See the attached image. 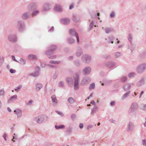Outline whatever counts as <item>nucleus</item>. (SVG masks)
Instances as JSON below:
<instances>
[{
	"mask_svg": "<svg viewBox=\"0 0 146 146\" xmlns=\"http://www.w3.org/2000/svg\"><path fill=\"white\" fill-rule=\"evenodd\" d=\"M48 119V117L45 115H40L36 117L34 119L35 121L38 123L47 121Z\"/></svg>",
	"mask_w": 146,
	"mask_h": 146,
	"instance_id": "obj_1",
	"label": "nucleus"
},
{
	"mask_svg": "<svg viewBox=\"0 0 146 146\" xmlns=\"http://www.w3.org/2000/svg\"><path fill=\"white\" fill-rule=\"evenodd\" d=\"M134 127V123L131 121H129L127 125L126 131L128 132H131L133 131Z\"/></svg>",
	"mask_w": 146,
	"mask_h": 146,
	"instance_id": "obj_2",
	"label": "nucleus"
},
{
	"mask_svg": "<svg viewBox=\"0 0 146 146\" xmlns=\"http://www.w3.org/2000/svg\"><path fill=\"white\" fill-rule=\"evenodd\" d=\"M69 33L70 34L72 35H74L77 39V41L78 42H79V38L78 34L74 30V29H70L69 30Z\"/></svg>",
	"mask_w": 146,
	"mask_h": 146,
	"instance_id": "obj_3",
	"label": "nucleus"
},
{
	"mask_svg": "<svg viewBox=\"0 0 146 146\" xmlns=\"http://www.w3.org/2000/svg\"><path fill=\"white\" fill-rule=\"evenodd\" d=\"M78 76L76 75V78H75L74 85V89L75 90L77 89L78 87Z\"/></svg>",
	"mask_w": 146,
	"mask_h": 146,
	"instance_id": "obj_4",
	"label": "nucleus"
},
{
	"mask_svg": "<svg viewBox=\"0 0 146 146\" xmlns=\"http://www.w3.org/2000/svg\"><path fill=\"white\" fill-rule=\"evenodd\" d=\"M14 113L17 115L18 117H20L22 115L21 110H14Z\"/></svg>",
	"mask_w": 146,
	"mask_h": 146,
	"instance_id": "obj_5",
	"label": "nucleus"
},
{
	"mask_svg": "<svg viewBox=\"0 0 146 146\" xmlns=\"http://www.w3.org/2000/svg\"><path fill=\"white\" fill-rule=\"evenodd\" d=\"M52 102L54 105H56L57 103V101L56 99V96L54 95L52 97Z\"/></svg>",
	"mask_w": 146,
	"mask_h": 146,
	"instance_id": "obj_6",
	"label": "nucleus"
},
{
	"mask_svg": "<svg viewBox=\"0 0 146 146\" xmlns=\"http://www.w3.org/2000/svg\"><path fill=\"white\" fill-rule=\"evenodd\" d=\"M9 39L11 41L14 42L16 40V38L15 36L11 35L9 37Z\"/></svg>",
	"mask_w": 146,
	"mask_h": 146,
	"instance_id": "obj_7",
	"label": "nucleus"
},
{
	"mask_svg": "<svg viewBox=\"0 0 146 146\" xmlns=\"http://www.w3.org/2000/svg\"><path fill=\"white\" fill-rule=\"evenodd\" d=\"M54 9L55 11H62V9L60 5H56L54 7Z\"/></svg>",
	"mask_w": 146,
	"mask_h": 146,
	"instance_id": "obj_8",
	"label": "nucleus"
},
{
	"mask_svg": "<svg viewBox=\"0 0 146 146\" xmlns=\"http://www.w3.org/2000/svg\"><path fill=\"white\" fill-rule=\"evenodd\" d=\"M91 71L90 68H85L84 70V72L86 74L89 73Z\"/></svg>",
	"mask_w": 146,
	"mask_h": 146,
	"instance_id": "obj_9",
	"label": "nucleus"
},
{
	"mask_svg": "<svg viewBox=\"0 0 146 146\" xmlns=\"http://www.w3.org/2000/svg\"><path fill=\"white\" fill-rule=\"evenodd\" d=\"M55 128L57 129H62L64 127V125H62L59 126H57V125H55Z\"/></svg>",
	"mask_w": 146,
	"mask_h": 146,
	"instance_id": "obj_10",
	"label": "nucleus"
},
{
	"mask_svg": "<svg viewBox=\"0 0 146 146\" xmlns=\"http://www.w3.org/2000/svg\"><path fill=\"white\" fill-rule=\"evenodd\" d=\"M28 58L29 59H36L37 58V57L35 55L31 54L29 56Z\"/></svg>",
	"mask_w": 146,
	"mask_h": 146,
	"instance_id": "obj_11",
	"label": "nucleus"
},
{
	"mask_svg": "<svg viewBox=\"0 0 146 146\" xmlns=\"http://www.w3.org/2000/svg\"><path fill=\"white\" fill-rule=\"evenodd\" d=\"M62 21L64 24H66L69 22V20L68 19H62Z\"/></svg>",
	"mask_w": 146,
	"mask_h": 146,
	"instance_id": "obj_12",
	"label": "nucleus"
},
{
	"mask_svg": "<svg viewBox=\"0 0 146 146\" xmlns=\"http://www.w3.org/2000/svg\"><path fill=\"white\" fill-rule=\"evenodd\" d=\"M131 87V86L130 84H127L126 85H125L124 87V88L125 90H127V89H129Z\"/></svg>",
	"mask_w": 146,
	"mask_h": 146,
	"instance_id": "obj_13",
	"label": "nucleus"
},
{
	"mask_svg": "<svg viewBox=\"0 0 146 146\" xmlns=\"http://www.w3.org/2000/svg\"><path fill=\"white\" fill-rule=\"evenodd\" d=\"M109 121L111 123H113L115 124H116V121L115 120L113 119H109Z\"/></svg>",
	"mask_w": 146,
	"mask_h": 146,
	"instance_id": "obj_14",
	"label": "nucleus"
},
{
	"mask_svg": "<svg viewBox=\"0 0 146 146\" xmlns=\"http://www.w3.org/2000/svg\"><path fill=\"white\" fill-rule=\"evenodd\" d=\"M72 128L71 127L68 128L67 130V131L69 133H71L72 131Z\"/></svg>",
	"mask_w": 146,
	"mask_h": 146,
	"instance_id": "obj_15",
	"label": "nucleus"
},
{
	"mask_svg": "<svg viewBox=\"0 0 146 146\" xmlns=\"http://www.w3.org/2000/svg\"><path fill=\"white\" fill-rule=\"evenodd\" d=\"M68 100L69 102L70 103H73L74 102V100L72 98H70Z\"/></svg>",
	"mask_w": 146,
	"mask_h": 146,
	"instance_id": "obj_16",
	"label": "nucleus"
},
{
	"mask_svg": "<svg viewBox=\"0 0 146 146\" xmlns=\"http://www.w3.org/2000/svg\"><path fill=\"white\" fill-rule=\"evenodd\" d=\"M95 84L94 83H92L90 85L89 88L90 89H94L95 88Z\"/></svg>",
	"mask_w": 146,
	"mask_h": 146,
	"instance_id": "obj_17",
	"label": "nucleus"
},
{
	"mask_svg": "<svg viewBox=\"0 0 146 146\" xmlns=\"http://www.w3.org/2000/svg\"><path fill=\"white\" fill-rule=\"evenodd\" d=\"M55 112L56 113H57L58 114L61 116H63V113L57 110H56Z\"/></svg>",
	"mask_w": 146,
	"mask_h": 146,
	"instance_id": "obj_18",
	"label": "nucleus"
},
{
	"mask_svg": "<svg viewBox=\"0 0 146 146\" xmlns=\"http://www.w3.org/2000/svg\"><path fill=\"white\" fill-rule=\"evenodd\" d=\"M142 144L144 146H146V139H143L142 141Z\"/></svg>",
	"mask_w": 146,
	"mask_h": 146,
	"instance_id": "obj_19",
	"label": "nucleus"
},
{
	"mask_svg": "<svg viewBox=\"0 0 146 146\" xmlns=\"http://www.w3.org/2000/svg\"><path fill=\"white\" fill-rule=\"evenodd\" d=\"M4 93V91L3 89H2L0 90V96L2 95Z\"/></svg>",
	"mask_w": 146,
	"mask_h": 146,
	"instance_id": "obj_20",
	"label": "nucleus"
},
{
	"mask_svg": "<svg viewBox=\"0 0 146 146\" xmlns=\"http://www.w3.org/2000/svg\"><path fill=\"white\" fill-rule=\"evenodd\" d=\"M28 17V15L27 14H24L23 16V18L25 19L27 18Z\"/></svg>",
	"mask_w": 146,
	"mask_h": 146,
	"instance_id": "obj_21",
	"label": "nucleus"
},
{
	"mask_svg": "<svg viewBox=\"0 0 146 146\" xmlns=\"http://www.w3.org/2000/svg\"><path fill=\"white\" fill-rule=\"evenodd\" d=\"M42 85L41 84H38L37 86V88H38L39 89L41 88H42Z\"/></svg>",
	"mask_w": 146,
	"mask_h": 146,
	"instance_id": "obj_22",
	"label": "nucleus"
},
{
	"mask_svg": "<svg viewBox=\"0 0 146 146\" xmlns=\"http://www.w3.org/2000/svg\"><path fill=\"white\" fill-rule=\"evenodd\" d=\"M79 126L80 129H82L83 127V124L82 123H80L79 124Z\"/></svg>",
	"mask_w": 146,
	"mask_h": 146,
	"instance_id": "obj_23",
	"label": "nucleus"
},
{
	"mask_svg": "<svg viewBox=\"0 0 146 146\" xmlns=\"http://www.w3.org/2000/svg\"><path fill=\"white\" fill-rule=\"evenodd\" d=\"M10 72L11 73H15L16 72V71L15 70H14L13 69H11L10 70Z\"/></svg>",
	"mask_w": 146,
	"mask_h": 146,
	"instance_id": "obj_24",
	"label": "nucleus"
},
{
	"mask_svg": "<svg viewBox=\"0 0 146 146\" xmlns=\"http://www.w3.org/2000/svg\"><path fill=\"white\" fill-rule=\"evenodd\" d=\"M75 117H76V115L75 114H73L71 116V118L73 119H74L75 118Z\"/></svg>",
	"mask_w": 146,
	"mask_h": 146,
	"instance_id": "obj_25",
	"label": "nucleus"
},
{
	"mask_svg": "<svg viewBox=\"0 0 146 146\" xmlns=\"http://www.w3.org/2000/svg\"><path fill=\"white\" fill-rule=\"evenodd\" d=\"M134 75H135V74L133 73H131V74H130L129 75V77L130 78L132 76H134Z\"/></svg>",
	"mask_w": 146,
	"mask_h": 146,
	"instance_id": "obj_26",
	"label": "nucleus"
},
{
	"mask_svg": "<svg viewBox=\"0 0 146 146\" xmlns=\"http://www.w3.org/2000/svg\"><path fill=\"white\" fill-rule=\"evenodd\" d=\"M134 75H135V74L133 73H131V74H130L129 75V77L130 78L132 76H134Z\"/></svg>",
	"mask_w": 146,
	"mask_h": 146,
	"instance_id": "obj_27",
	"label": "nucleus"
},
{
	"mask_svg": "<svg viewBox=\"0 0 146 146\" xmlns=\"http://www.w3.org/2000/svg\"><path fill=\"white\" fill-rule=\"evenodd\" d=\"M17 97V96L16 95H14L11 97V99H12V98L16 99Z\"/></svg>",
	"mask_w": 146,
	"mask_h": 146,
	"instance_id": "obj_28",
	"label": "nucleus"
},
{
	"mask_svg": "<svg viewBox=\"0 0 146 146\" xmlns=\"http://www.w3.org/2000/svg\"><path fill=\"white\" fill-rule=\"evenodd\" d=\"M115 104V102L114 101L111 102L110 103V105L111 106H113Z\"/></svg>",
	"mask_w": 146,
	"mask_h": 146,
	"instance_id": "obj_29",
	"label": "nucleus"
},
{
	"mask_svg": "<svg viewBox=\"0 0 146 146\" xmlns=\"http://www.w3.org/2000/svg\"><path fill=\"white\" fill-rule=\"evenodd\" d=\"M120 55V53L118 52H117L115 53V56L117 57Z\"/></svg>",
	"mask_w": 146,
	"mask_h": 146,
	"instance_id": "obj_30",
	"label": "nucleus"
},
{
	"mask_svg": "<svg viewBox=\"0 0 146 146\" xmlns=\"http://www.w3.org/2000/svg\"><path fill=\"white\" fill-rule=\"evenodd\" d=\"M95 112V110H92L91 112V114L92 115Z\"/></svg>",
	"mask_w": 146,
	"mask_h": 146,
	"instance_id": "obj_31",
	"label": "nucleus"
},
{
	"mask_svg": "<svg viewBox=\"0 0 146 146\" xmlns=\"http://www.w3.org/2000/svg\"><path fill=\"white\" fill-rule=\"evenodd\" d=\"M69 42L70 43H72L74 42V40L73 39H72V40H69Z\"/></svg>",
	"mask_w": 146,
	"mask_h": 146,
	"instance_id": "obj_32",
	"label": "nucleus"
},
{
	"mask_svg": "<svg viewBox=\"0 0 146 146\" xmlns=\"http://www.w3.org/2000/svg\"><path fill=\"white\" fill-rule=\"evenodd\" d=\"M21 61H23V62L22 63L23 64H24L25 63V61L22 58L21 59Z\"/></svg>",
	"mask_w": 146,
	"mask_h": 146,
	"instance_id": "obj_33",
	"label": "nucleus"
},
{
	"mask_svg": "<svg viewBox=\"0 0 146 146\" xmlns=\"http://www.w3.org/2000/svg\"><path fill=\"white\" fill-rule=\"evenodd\" d=\"M6 134L5 133L3 135V137H4V139H5V141H6V140H7L6 139Z\"/></svg>",
	"mask_w": 146,
	"mask_h": 146,
	"instance_id": "obj_34",
	"label": "nucleus"
},
{
	"mask_svg": "<svg viewBox=\"0 0 146 146\" xmlns=\"http://www.w3.org/2000/svg\"><path fill=\"white\" fill-rule=\"evenodd\" d=\"M38 12V11H35L32 14V15H35L36 13H37Z\"/></svg>",
	"mask_w": 146,
	"mask_h": 146,
	"instance_id": "obj_35",
	"label": "nucleus"
},
{
	"mask_svg": "<svg viewBox=\"0 0 146 146\" xmlns=\"http://www.w3.org/2000/svg\"><path fill=\"white\" fill-rule=\"evenodd\" d=\"M18 139V137H17L16 136H13V139H16V140H17Z\"/></svg>",
	"mask_w": 146,
	"mask_h": 146,
	"instance_id": "obj_36",
	"label": "nucleus"
},
{
	"mask_svg": "<svg viewBox=\"0 0 146 146\" xmlns=\"http://www.w3.org/2000/svg\"><path fill=\"white\" fill-rule=\"evenodd\" d=\"M114 13H112L111 15H110V16L111 17H114Z\"/></svg>",
	"mask_w": 146,
	"mask_h": 146,
	"instance_id": "obj_37",
	"label": "nucleus"
},
{
	"mask_svg": "<svg viewBox=\"0 0 146 146\" xmlns=\"http://www.w3.org/2000/svg\"><path fill=\"white\" fill-rule=\"evenodd\" d=\"M32 102H33L32 101L30 100L29 101L28 103V104L29 105H31L32 104Z\"/></svg>",
	"mask_w": 146,
	"mask_h": 146,
	"instance_id": "obj_38",
	"label": "nucleus"
},
{
	"mask_svg": "<svg viewBox=\"0 0 146 146\" xmlns=\"http://www.w3.org/2000/svg\"><path fill=\"white\" fill-rule=\"evenodd\" d=\"M73 7V5H71L69 7V9H72Z\"/></svg>",
	"mask_w": 146,
	"mask_h": 146,
	"instance_id": "obj_39",
	"label": "nucleus"
},
{
	"mask_svg": "<svg viewBox=\"0 0 146 146\" xmlns=\"http://www.w3.org/2000/svg\"><path fill=\"white\" fill-rule=\"evenodd\" d=\"M127 79V78L126 77H124L123 78V80H122L124 82Z\"/></svg>",
	"mask_w": 146,
	"mask_h": 146,
	"instance_id": "obj_40",
	"label": "nucleus"
},
{
	"mask_svg": "<svg viewBox=\"0 0 146 146\" xmlns=\"http://www.w3.org/2000/svg\"><path fill=\"white\" fill-rule=\"evenodd\" d=\"M36 73V74L35 75H34L33 76H37L38 75V72H36V73Z\"/></svg>",
	"mask_w": 146,
	"mask_h": 146,
	"instance_id": "obj_41",
	"label": "nucleus"
},
{
	"mask_svg": "<svg viewBox=\"0 0 146 146\" xmlns=\"http://www.w3.org/2000/svg\"><path fill=\"white\" fill-rule=\"evenodd\" d=\"M22 87V86L21 85H20L17 88V89H19L21 88Z\"/></svg>",
	"mask_w": 146,
	"mask_h": 146,
	"instance_id": "obj_42",
	"label": "nucleus"
},
{
	"mask_svg": "<svg viewBox=\"0 0 146 146\" xmlns=\"http://www.w3.org/2000/svg\"><path fill=\"white\" fill-rule=\"evenodd\" d=\"M12 59H14L15 61H16L15 60V57L13 56H12Z\"/></svg>",
	"mask_w": 146,
	"mask_h": 146,
	"instance_id": "obj_43",
	"label": "nucleus"
},
{
	"mask_svg": "<svg viewBox=\"0 0 146 146\" xmlns=\"http://www.w3.org/2000/svg\"><path fill=\"white\" fill-rule=\"evenodd\" d=\"M50 62H51V63H56V62H54V61H51Z\"/></svg>",
	"mask_w": 146,
	"mask_h": 146,
	"instance_id": "obj_44",
	"label": "nucleus"
},
{
	"mask_svg": "<svg viewBox=\"0 0 146 146\" xmlns=\"http://www.w3.org/2000/svg\"><path fill=\"white\" fill-rule=\"evenodd\" d=\"M62 84H63V83L62 82H60V83H59V86H61Z\"/></svg>",
	"mask_w": 146,
	"mask_h": 146,
	"instance_id": "obj_45",
	"label": "nucleus"
},
{
	"mask_svg": "<svg viewBox=\"0 0 146 146\" xmlns=\"http://www.w3.org/2000/svg\"><path fill=\"white\" fill-rule=\"evenodd\" d=\"M143 125L145 126V127H146V122H145L143 123Z\"/></svg>",
	"mask_w": 146,
	"mask_h": 146,
	"instance_id": "obj_46",
	"label": "nucleus"
},
{
	"mask_svg": "<svg viewBox=\"0 0 146 146\" xmlns=\"http://www.w3.org/2000/svg\"><path fill=\"white\" fill-rule=\"evenodd\" d=\"M134 105H136V104H133L131 106H132V107H133Z\"/></svg>",
	"mask_w": 146,
	"mask_h": 146,
	"instance_id": "obj_47",
	"label": "nucleus"
},
{
	"mask_svg": "<svg viewBox=\"0 0 146 146\" xmlns=\"http://www.w3.org/2000/svg\"><path fill=\"white\" fill-rule=\"evenodd\" d=\"M143 93H144L143 91H142L141 92V93H140V94L142 95V94H143Z\"/></svg>",
	"mask_w": 146,
	"mask_h": 146,
	"instance_id": "obj_48",
	"label": "nucleus"
},
{
	"mask_svg": "<svg viewBox=\"0 0 146 146\" xmlns=\"http://www.w3.org/2000/svg\"><path fill=\"white\" fill-rule=\"evenodd\" d=\"M98 126H99V125H100V123H98Z\"/></svg>",
	"mask_w": 146,
	"mask_h": 146,
	"instance_id": "obj_49",
	"label": "nucleus"
},
{
	"mask_svg": "<svg viewBox=\"0 0 146 146\" xmlns=\"http://www.w3.org/2000/svg\"><path fill=\"white\" fill-rule=\"evenodd\" d=\"M9 112H11L12 111V110H8Z\"/></svg>",
	"mask_w": 146,
	"mask_h": 146,
	"instance_id": "obj_50",
	"label": "nucleus"
},
{
	"mask_svg": "<svg viewBox=\"0 0 146 146\" xmlns=\"http://www.w3.org/2000/svg\"><path fill=\"white\" fill-rule=\"evenodd\" d=\"M97 15L98 16H99V15H100V13H98L97 14Z\"/></svg>",
	"mask_w": 146,
	"mask_h": 146,
	"instance_id": "obj_51",
	"label": "nucleus"
},
{
	"mask_svg": "<svg viewBox=\"0 0 146 146\" xmlns=\"http://www.w3.org/2000/svg\"><path fill=\"white\" fill-rule=\"evenodd\" d=\"M141 96H142V95L140 94V96H139V98H140L141 97Z\"/></svg>",
	"mask_w": 146,
	"mask_h": 146,
	"instance_id": "obj_52",
	"label": "nucleus"
},
{
	"mask_svg": "<svg viewBox=\"0 0 146 146\" xmlns=\"http://www.w3.org/2000/svg\"><path fill=\"white\" fill-rule=\"evenodd\" d=\"M77 55L78 56H79L80 55V54L78 55V54H77Z\"/></svg>",
	"mask_w": 146,
	"mask_h": 146,
	"instance_id": "obj_53",
	"label": "nucleus"
},
{
	"mask_svg": "<svg viewBox=\"0 0 146 146\" xmlns=\"http://www.w3.org/2000/svg\"><path fill=\"white\" fill-rule=\"evenodd\" d=\"M12 141H13V142H15V140H13V139H12Z\"/></svg>",
	"mask_w": 146,
	"mask_h": 146,
	"instance_id": "obj_54",
	"label": "nucleus"
},
{
	"mask_svg": "<svg viewBox=\"0 0 146 146\" xmlns=\"http://www.w3.org/2000/svg\"><path fill=\"white\" fill-rule=\"evenodd\" d=\"M119 40H118L117 42V43H119Z\"/></svg>",
	"mask_w": 146,
	"mask_h": 146,
	"instance_id": "obj_55",
	"label": "nucleus"
},
{
	"mask_svg": "<svg viewBox=\"0 0 146 146\" xmlns=\"http://www.w3.org/2000/svg\"><path fill=\"white\" fill-rule=\"evenodd\" d=\"M13 135H14V136H16V135H15V133H14V134H13Z\"/></svg>",
	"mask_w": 146,
	"mask_h": 146,
	"instance_id": "obj_56",
	"label": "nucleus"
},
{
	"mask_svg": "<svg viewBox=\"0 0 146 146\" xmlns=\"http://www.w3.org/2000/svg\"><path fill=\"white\" fill-rule=\"evenodd\" d=\"M145 122L146 123V117H145Z\"/></svg>",
	"mask_w": 146,
	"mask_h": 146,
	"instance_id": "obj_57",
	"label": "nucleus"
},
{
	"mask_svg": "<svg viewBox=\"0 0 146 146\" xmlns=\"http://www.w3.org/2000/svg\"><path fill=\"white\" fill-rule=\"evenodd\" d=\"M102 85L103 86V85H104V83H102Z\"/></svg>",
	"mask_w": 146,
	"mask_h": 146,
	"instance_id": "obj_58",
	"label": "nucleus"
},
{
	"mask_svg": "<svg viewBox=\"0 0 146 146\" xmlns=\"http://www.w3.org/2000/svg\"><path fill=\"white\" fill-rule=\"evenodd\" d=\"M106 33H108V32H107V30H106Z\"/></svg>",
	"mask_w": 146,
	"mask_h": 146,
	"instance_id": "obj_59",
	"label": "nucleus"
},
{
	"mask_svg": "<svg viewBox=\"0 0 146 146\" xmlns=\"http://www.w3.org/2000/svg\"><path fill=\"white\" fill-rule=\"evenodd\" d=\"M111 43H113V41H112V42H111Z\"/></svg>",
	"mask_w": 146,
	"mask_h": 146,
	"instance_id": "obj_60",
	"label": "nucleus"
},
{
	"mask_svg": "<svg viewBox=\"0 0 146 146\" xmlns=\"http://www.w3.org/2000/svg\"><path fill=\"white\" fill-rule=\"evenodd\" d=\"M135 95H137V94H136V93L135 92Z\"/></svg>",
	"mask_w": 146,
	"mask_h": 146,
	"instance_id": "obj_61",
	"label": "nucleus"
},
{
	"mask_svg": "<svg viewBox=\"0 0 146 146\" xmlns=\"http://www.w3.org/2000/svg\"><path fill=\"white\" fill-rule=\"evenodd\" d=\"M98 19H100V18H99V17H98Z\"/></svg>",
	"mask_w": 146,
	"mask_h": 146,
	"instance_id": "obj_62",
	"label": "nucleus"
},
{
	"mask_svg": "<svg viewBox=\"0 0 146 146\" xmlns=\"http://www.w3.org/2000/svg\"><path fill=\"white\" fill-rule=\"evenodd\" d=\"M88 98V99H89V97H88V98Z\"/></svg>",
	"mask_w": 146,
	"mask_h": 146,
	"instance_id": "obj_63",
	"label": "nucleus"
},
{
	"mask_svg": "<svg viewBox=\"0 0 146 146\" xmlns=\"http://www.w3.org/2000/svg\"><path fill=\"white\" fill-rule=\"evenodd\" d=\"M66 146H69L68 145H67Z\"/></svg>",
	"mask_w": 146,
	"mask_h": 146,
	"instance_id": "obj_64",
	"label": "nucleus"
}]
</instances>
